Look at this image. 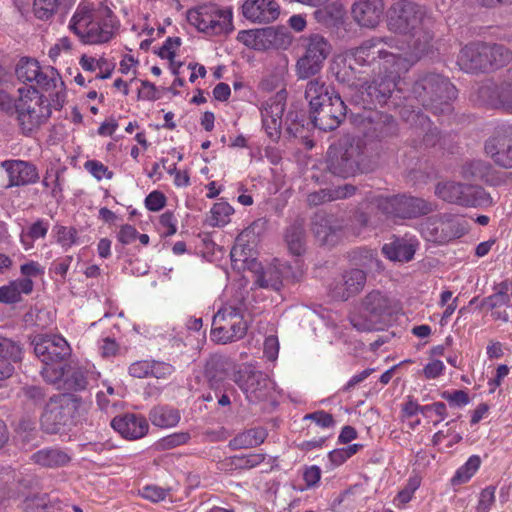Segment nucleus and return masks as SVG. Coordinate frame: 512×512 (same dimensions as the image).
<instances>
[{"label": "nucleus", "instance_id": "nucleus-1", "mask_svg": "<svg viewBox=\"0 0 512 512\" xmlns=\"http://www.w3.org/2000/svg\"><path fill=\"white\" fill-rule=\"evenodd\" d=\"M392 37H372L348 49V68L362 84V97L368 106L385 104L400 77L419 61L417 53L400 54Z\"/></svg>", "mask_w": 512, "mask_h": 512}, {"label": "nucleus", "instance_id": "nucleus-2", "mask_svg": "<svg viewBox=\"0 0 512 512\" xmlns=\"http://www.w3.org/2000/svg\"><path fill=\"white\" fill-rule=\"evenodd\" d=\"M69 30L84 44L109 41L116 28L111 9L90 1H81L70 19Z\"/></svg>", "mask_w": 512, "mask_h": 512}, {"label": "nucleus", "instance_id": "nucleus-3", "mask_svg": "<svg viewBox=\"0 0 512 512\" xmlns=\"http://www.w3.org/2000/svg\"><path fill=\"white\" fill-rule=\"evenodd\" d=\"M327 169L335 176L348 178L372 171L374 163L361 140H347L329 147Z\"/></svg>", "mask_w": 512, "mask_h": 512}, {"label": "nucleus", "instance_id": "nucleus-4", "mask_svg": "<svg viewBox=\"0 0 512 512\" xmlns=\"http://www.w3.org/2000/svg\"><path fill=\"white\" fill-rule=\"evenodd\" d=\"M430 19L425 9L411 1L397 3L392 7L388 18V29L394 33L414 38V46L420 49L429 43L432 35L428 30Z\"/></svg>", "mask_w": 512, "mask_h": 512}, {"label": "nucleus", "instance_id": "nucleus-5", "mask_svg": "<svg viewBox=\"0 0 512 512\" xmlns=\"http://www.w3.org/2000/svg\"><path fill=\"white\" fill-rule=\"evenodd\" d=\"M82 404V399L72 393L51 397L41 415V427L49 434H57L73 422V418Z\"/></svg>", "mask_w": 512, "mask_h": 512}, {"label": "nucleus", "instance_id": "nucleus-6", "mask_svg": "<svg viewBox=\"0 0 512 512\" xmlns=\"http://www.w3.org/2000/svg\"><path fill=\"white\" fill-rule=\"evenodd\" d=\"M301 45L304 53L296 63V73L299 79H308L321 71L332 46L328 39L318 33L303 36Z\"/></svg>", "mask_w": 512, "mask_h": 512}, {"label": "nucleus", "instance_id": "nucleus-7", "mask_svg": "<svg viewBox=\"0 0 512 512\" xmlns=\"http://www.w3.org/2000/svg\"><path fill=\"white\" fill-rule=\"evenodd\" d=\"M247 330L244 311L239 307L225 306L213 317L211 337L217 343L227 344L244 338Z\"/></svg>", "mask_w": 512, "mask_h": 512}, {"label": "nucleus", "instance_id": "nucleus-8", "mask_svg": "<svg viewBox=\"0 0 512 512\" xmlns=\"http://www.w3.org/2000/svg\"><path fill=\"white\" fill-rule=\"evenodd\" d=\"M188 22L208 35L227 34L233 30L231 9H220L215 4H204L187 13Z\"/></svg>", "mask_w": 512, "mask_h": 512}, {"label": "nucleus", "instance_id": "nucleus-9", "mask_svg": "<svg viewBox=\"0 0 512 512\" xmlns=\"http://www.w3.org/2000/svg\"><path fill=\"white\" fill-rule=\"evenodd\" d=\"M377 209L386 219H411L425 215L431 206L422 198L407 195L379 196Z\"/></svg>", "mask_w": 512, "mask_h": 512}, {"label": "nucleus", "instance_id": "nucleus-10", "mask_svg": "<svg viewBox=\"0 0 512 512\" xmlns=\"http://www.w3.org/2000/svg\"><path fill=\"white\" fill-rule=\"evenodd\" d=\"M20 99L16 103L17 118L24 133H30L46 119L42 114L39 92L35 86L19 88Z\"/></svg>", "mask_w": 512, "mask_h": 512}, {"label": "nucleus", "instance_id": "nucleus-11", "mask_svg": "<svg viewBox=\"0 0 512 512\" xmlns=\"http://www.w3.org/2000/svg\"><path fill=\"white\" fill-rule=\"evenodd\" d=\"M364 314L353 316L351 324L358 331L381 330L383 322L382 315L388 309V301L378 291H372L366 295L363 301Z\"/></svg>", "mask_w": 512, "mask_h": 512}, {"label": "nucleus", "instance_id": "nucleus-12", "mask_svg": "<svg viewBox=\"0 0 512 512\" xmlns=\"http://www.w3.org/2000/svg\"><path fill=\"white\" fill-rule=\"evenodd\" d=\"M31 344L38 359L45 365L62 363L71 355V347L60 335L38 334Z\"/></svg>", "mask_w": 512, "mask_h": 512}, {"label": "nucleus", "instance_id": "nucleus-13", "mask_svg": "<svg viewBox=\"0 0 512 512\" xmlns=\"http://www.w3.org/2000/svg\"><path fill=\"white\" fill-rule=\"evenodd\" d=\"M233 381L250 403L265 400L269 394L270 380L268 376L250 366H245L237 371L234 374Z\"/></svg>", "mask_w": 512, "mask_h": 512}, {"label": "nucleus", "instance_id": "nucleus-14", "mask_svg": "<svg viewBox=\"0 0 512 512\" xmlns=\"http://www.w3.org/2000/svg\"><path fill=\"white\" fill-rule=\"evenodd\" d=\"M314 127L322 131L336 129L346 116V105L340 95L332 97L331 101L321 102L319 107L310 109Z\"/></svg>", "mask_w": 512, "mask_h": 512}, {"label": "nucleus", "instance_id": "nucleus-15", "mask_svg": "<svg viewBox=\"0 0 512 512\" xmlns=\"http://www.w3.org/2000/svg\"><path fill=\"white\" fill-rule=\"evenodd\" d=\"M484 148L496 165L512 169V127L497 131L486 140Z\"/></svg>", "mask_w": 512, "mask_h": 512}, {"label": "nucleus", "instance_id": "nucleus-16", "mask_svg": "<svg viewBox=\"0 0 512 512\" xmlns=\"http://www.w3.org/2000/svg\"><path fill=\"white\" fill-rule=\"evenodd\" d=\"M285 102L286 92L281 90L263 105L261 111L263 128L271 139H278L280 137Z\"/></svg>", "mask_w": 512, "mask_h": 512}, {"label": "nucleus", "instance_id": "nucleus-17", "mask_svg": "<svg viewBox=\"0 0 512 512\" xmlns=\"http://www.w3.org/2000/svg\"><path fill=\"white\" fill-rule=\"evenodd\" d=\"M365 136L371 140L383 141L392 138L398 133V124L392 115L375 111L367 117Z\"/></svg>", "mask_w": 512, "mask_h": 512}, {"label": "nucleus", "instance_id": "nucleus-18", "mask_svg": "<svg viewBox=\"0 0 512 512\" xmlns=\"http://www.w3.org/2000/svg\"><path fill=\"white\" fill-rule=\"evenodd\" d=\"M366 283V273L361 269H351L343 273L338 281H335L330 292L334 299L346 301L358 294Z\"/></svg>", "mask_w": 512, "mask_h": 512}, {"label": "nucleus", "instance_id": "nucleus-19", "mask_svg": "<svg viewBox=\"0 0 512 512\" xmlns=\"http://www.w3.org/2000/svg\"><path fill=\"white\" fill-rule=\"evenodd\" d=\"M383 13V0H356L351 7L353 20L364 28H375L380 23Z\"/></svg>", "mask_w": 512, "mask_h": 512}, {"label": "nucleus", "instance_id": "nucleus-20", "mask_svg": "<svg viewBox=\"0 0 512 512\" xmlns=\"http://www.w3.org/2000/svg\"><path fill=\"white\" fill-rule=\"evenodd\" d=\"M242 14L254 23H270L278 18L280 11L275 0H246Z\"/></svg>", "mask_w": 512, "mask_h": 512}, {"label": "nucleus", "instance_id": "nucleus-21", "mask_svg": "<svg viewBox=\"0 0 512 512\" xmlns=\"http://www.w3.org/2000/svg\"><path fill=\"white\" fill-rule=\"evenodd\" d=\"M480 97L491 107L512 113V78L508 75L500 85L482 86Z\"/></svg>", "mask_w": 512, "mask_h": 512}, {"label": "nucleus", "instance_id": "nucleus-22", "mask_svg": "<svg viewBox=\"0 0 512 512\" xmlns=\"http://www.w3.org/2000/svg\"><path fill=\"white\" fill-rule=\"evenodd\" d=\"M9 177L8 187L34 184L39 179L36 166L23 160H7L2 163Z\"/></svg>", "mask_w": 512, "mask_h": 512}, {"label": "nucleus", "instance_id": "nucleus-23", "mask_svg": "<svg viewBox=\"0 0 512 512\" xmlns=\"http://www.w3.org/2000/svg\"><path fill=\"white\" fill-rule=\"evenodd\" d=\"M255 276L254 282L257 286L279 291L283 285V280L293 277V273L291 272V266L274 259L272 264L262 269Z\"/></svg>", "mask_w": 512, "mask_h": 512}, {"label": "nucleus", "instance_id": "nucleus-24", "mask_svg": "<svg viewBox=\"0 0 512 512\" xmlns=\"http://www.w3.org/2000/svg\"><path fill=\"white\" fill-rule=\"evenodd\" d=\"M488 199V194L479 186L460 183L450 186V203L475 207L486 203Z\"/></svg>", "mask_w": 512, "mask_h": 512}, {"label": "nucleus", "instance_id": "nucleus-25", "mask_svg": "<svg viewBox=\"0 0 512 512\" xmlns=\"http://www.w3.org/2000/svg\"><path fill=\"white\" fill-rule=\"evenodd\" d=\"M278 34L272 27L255 30H242L237 35V40L248 48L265 51L275 46Z\"/></svg>", "mask_w": 512, "mask_h": 512}, {"label": "nucleus", "instance_id": "nucleus-26", "mask_svg": "<svg viewBox=\"0 0 512 512\" xmlns=\"http://www.w3.org/2000/svg\"><path fill=\"white\" fill-rule=\"evenodd\" d=\"M111 426L123 437L129 439L141 438L148 431L146 419L143 416L130 413L114 417Z\"/></svg>", "mask_w": 512, "mask_h": 512}, {"label": "nucleus", "instance_id": "nucleus-27", "mask_svg": "<svg viewBox=\"0 0 512 512\" xmlns=\"http://www.w3.org/2000/svg\"><path fill=\"white\" fill-rule=\"evenodd\" d=\"M64 503L48 493H30L26 495L19 507L23 512H60Z\"/></svg>", "mask_w": 512, "mask_h": 512}, {"label": "nucleus", "instance_id": "nucleus-28", "mask_svg": "<svg viewBox=\"0 0 512 512\" xmlns=\"http://www.w3.org/2000/svg\"><path fill=\"white\" fill-rule=\"evenodd\" d=\"M0 383L10 378L14 373L12 362L22 360L23 349L21 345L9 338L0 337Z\"/></svg>", "mask_w": 512, "mask_h": 512}, {"label": "nucleus", "instance_id": "nucleus-29", "mask_svg": "<svg viewBox=\"0 0 512 512\" xmlns=\"http://www.w3.org/2000/svg\"><path fill=\"white\" fill-rule=\"evenodd\" d=\"M71 459L68 451L59 447L42 448L31 455V460L35 464L50 469L64 467L70 463Z\"/></svg>", "mask_w": 512, "mask_h": 512}, {"label": "nucleus", "instance_id": "nucleus-30", "mask_svg": "<svg viewBox=\"0 0 512 512\" xmlns=\"http://www.w3.org/2000/svg\"><path fill=\"white\" fill-rule=\"evenodd\" d=\"M284 240L289 252L294 256H301L306 251L305 219L296 217L286 228Z\"/></svg>", "mask_w": 512, "mask_h": 512}, {"label": "nucleus", "instance_id": "nucleus-31", "mask_svg": "<svg viewBox=\"0 0 512 512\" xmlns=\"http://www.w3.org/2000/svg\"><path fill=\"white\" fill-rule=\"evenodd\" d=\"M34 83L37 87L45 92L55 93L58 104L64 102L65 94L63 93L64 82L61 79L58 71L52 67L47 66L40 69L39 76L35 79Z\"/></svg>", "mask_w": 512, "mask_h": 512}, {"label": "nucleus", "instance_id": "nucleus-32", "mask_svg": "<svg viewBox=\"0 0 512 512\" xmlns=\"http://www.w3.org/2000/svg\"><path fill=\"white\" fill-rule=\"evenodd\" d=\"M357 187L352 184H344L330 189H321L307 196L309 206H318L326 202L346 199L356 193Z\"/></svg>", "mask_w": 512, "mask_h": 512}, {"label": "nucleus", "instance_id": "nucleus-33", "mask_svg": "<svg viewBox=\"0 0 512 512\" xmlns=\"http://www.w3.org/2000/svg\"><path fill=\"white\" fill-rule=\"evenodd\" d=\"M339 95L334 88L327 85L321 78H314L307 82L305 99L309 102L310 109L319 107L321 102L331 101L332 97Z\"/></svg>", "mask_w": 512, "mask_h": 512}, {"label": "nucleus", "instance_id": "nucleus-34", "mask_svg": "<svg viewBox=\"0 0 512 512\" xmlns=\"http://www.w3.org/2000/svg\"><path fill=\"white\" fill-rule=\"evenodd\" d=\"M421 233L427 241L445 244L448 242V221L443 216H430L422 224Z\"/></svg>", "mask_w": 512, "mask_h": 512}, {"label": "nucleus", "instance_id": "nucleus-35", "mask_svg": "<svg viewBox=\"0 0 512 512\" xmlns=\"http://www.w3.org/2000/svg\"><path fill=\"white\" fill-rule=\"evenodd\" d=\"M229 360L225 356L214 354L205 364L204 377L207 384L228 383Z\"/></svg>", "mask_w": 512, "mask_h": 512}, {"label": "nucleus", "instance_id": "nucleus-36", "mask_svg": "<svg viewBox=\"0 0 512 512\" xmlns=\"http://www.w3.org/2000/svg\"><path fill=\"white\" fill-rule=\"evenodd\" d=\"M267 431L262 427L251 428L237 434L229 441V447L233 450L248 449L259 446L267 438Z\"/></svg>", "mask_w": 512, "mask_h": 512}, {"label": "nucleus", "instance_id": "nucleus-37", "mask_svg": "<svg viewBox=\"0 0 512 512\" xmlns=\"http://www.w3.org/2000/svg\"><path fill=\"white\" fill-rule=\"evenodd\" d=\"M284 123L287 132L294 137L302 136L305 129L315 128L311 113L307 116L303 110H289Z\"/></svg>", "mask_w": 512, "mask_h": 512}, {"label": "nucleus", "instance_id": "nucleus-38", "mask_svg": "<svg viewBox=\"0 0 512 512\" xmlns=\"http://www.w3.org/2000/svg\"><path fill=\"white\" fill-rule=\"evenodd\" d=\"M151 423L160 428L173 427L180 421V413L169 406H156L149 412Z\"/></svg>", "mask_w": 512, "mask_h": 512}, {"label": "nucleus", "instance_id": "nucleus-39", "mask_svg": "<svg viewBox=\"0 0 512 512\" xmlns=\"http://www.w3.org/2000/svg\"><path fill=\"white\" fill-rule=\"evenodd\" d=\"M382 252L390 260L407 262L413 258L415 250L411 244L396 239L391 243L384 244Z\"/></svg>", "mask_w": 512, "mask_h": 512}, {"label": "nucleus", "instance_id": "nucleus-40", "mask_svg": "<svg viewBox=\"0 0 512 512\" xmlns=\"http://www.w3.org/2000/svg\"><path fill=\"white\" fill-rule=\"evenodd\" d=\"M75 0H33L34 15L40 20H48L60 7H68Z\"/></svg>", "mask_w": 512, "mask_h": 512}, {"label": "nucleus", "instance_id": "nucleus-41", "mask_svg": "<svg viewBox=\"0 0 512 512\" xmlns=\"http://www.w3.org/2000/svg\"><path fill=\"white\" fill-rule=\"evenodd\" d=\"M88 383V370L83 367H73L65 373L63 388L80 392L87 389Z\"/></svg>", "mask_w": 512, "mask_h": 512}, {"label": "nucleus", "instance_id": "nucleus-42", "mask_svg": "<svg viewBox=\"0 0 512 512\" xmlns=\"http://www.w3.org/2000/svg\"><path fill=\"white\" fill-rule=\"evenodd\" d=\"M481 465V459L478 455H472L468 460L460 466L453 477L450 479V483L453 486L465 484L476 474Z\"/></svg>", "mask_w": 512, "mask_h": 512}, {"label": "nucleus", "instance_id": "nucleus-43", "mask_svg": "<svg viewBox=\"0 0 512 512\" xmlns=\"http://www.w3.org/2000/svg\"><path fill=\"white\" fill-rule=\"evenodd\" d=\"M312 231L316 238L323 244H330L334 241L337 228L332 225L329 217L324 215H316L312 222Z\"/></svg>", "mask_w": 512, "mask_h": 512}, {"label": "nucleus", "instance_id": "nucleus-44", "mask_svg": "<svg viewBox=\"0 0 512 512\" xmlns=\"http://www.w3.org/2000/svg\"><path fill=\"white\" fill-rule=\"evenodd\" d=\"M40 65L37 60L23 57L16 65L15 74L17 79L24 83H34L39 76Z\"/></svg>", "mask_w": 512, "mask_h": 512}, {"label": "nucleus", "instance_id": "nucleus-45", "mask_svg": "<svg viewBox=\"0 0 512 512\" xmlns=\"http://www.w3.org/2000/svg\"><path fill=\"white\" fill-rule=\"evenodd\" d=\"M492 171V166L490 163L483 160H473L465 165H463L461 174L465 178H480L487 179L490 172Z\"/></svg>", "mask_w": 512, "mask_h": 512}, {"label": "nucleus", "instance_id": "nucleus-46", "mask_svg": "<svg viewBox=\"0 0 512 512\" xmlns=\"http://www.w3.org/2000/svg\"><path fill=\"white\" fill-rule=\"evenodd\" d=\"M48 229V222L43 219H38L29 227L27 232L21 234V241L24 245L31 247L35 240L46 236Z\"/></svg>", "mask_w": 512, "mask_h": 512}, {"label": "nucleus", "instance_id": "nucleus-47", "mask_svg": "<svg viewBox=\"0 0 512 512\" xmlns=\"http://www.w3.org/2000/svg\"><path fill=\"white\" fill-rule=\"evenodd\" d=\"M234 212L233 207L227 202L215 203L211 209L213 226H223L229 222L230 215Z\"/></svg>", "mask_w": 512, "mask_h": 512}, {"label": "nucleus", "instance_id": "nucleus-48", "mask_svg": "<svg viewBox=\"0 0 512 512\" xmlns=\"http://www.w3.org/2000/svg\"><path fill=\"white\" fill-rule=\"evenodd\" d=\"M511 59L510 51L502 45H489V61L491 62L490 69H496L504 66Z\"/></svg>", "mask_w": 512, "mask_h": 512}, {"label": "nucleus", "instance_id": "nucleus-49", "mask_svg": "<svg viewBox=\"0 0 512 512\" xmlns=\"http://www.w3.org/2000/svg\"><path fill=\"white\" fill-rule=\"evenodd\" d=\"M189 440L190 434L188 432H177L161 438L157 442V446L162 450H169L186 444Z\"/></svg>", "mask_w": 512, "mask_h": 512}, {"label": "nucleus", "instance_id": "nucleus-50", "mask_svg": "<svg viewBox=\"0 0 512 512\" xmlns=\"http://www.w3.org/2000/svg\"><path fill=\"white\" fill-rule=\"evenodd\" d=\"M478 54L477 60H469L470 69L478 71H486L491 68V62L489 61V44L476 43Z\"/></svg>", "mask_w": 512, "mask_h": 512}, {"label": "nucleus", "instance_id": "nucleus-51", "mask_svg": "<svg viewBox=\"0 0 512 512\" xmlns=\"http://www.w3.org/2000/svg\"><path fill=\"white\" fill-rule=\"evenodd\" d=\"M54 364L45 365L40 371L42 378L50 384L59 385L65 377V369L62 366L55 367Z\"/></svg>", "mask_w": 512, "mask_h": 512}, {"label": "nucleus", "instance_id": "nucleus-52", "mask_svg": "<svg viewBox=\"0 0 512 512\" xmlns=\"http://www.w3.org/2000/svg\"><path fill=\"white\" fill-rule=\"evenodd\" d=\"M56 240L63 247H71L76 242L77 231L73 227L55 225Z\"/></svg>", "mask_w": 512, "mask_h": 512}, {"label": "nucleus", "instance_id": "nucleus-53", "mask_svg": "<svg viewBox=\"0 0 512 512\" xmlns=\"http://www.w3.org/2000/svg\"><path fill=\"white\" fill-rule=\"evenodd\" d=\"M477 44L472 43L469 45H466L460 52V55L458 57V64L461 67V69L467 71V72H476L477 70L470 69V61L469 60H477L478 54Z\"/></svg>", "mask_w": 512, "mask_h": 512}, {"label": "nucleus", "instance_id": "nucleus-54", "mask_svg": "<svg viewBox=\"0 0 512 512\" xmlns=\"http://www.w3.org/2000/svg\"><path fill=\"white\" fill-rule=\"evenodd\" d=\"M85 169L91 173L97 180H101L103 177L111 179L113 172L108 169L103 163L96 160H88L84 164Z\"/></svg>", "mask_w": 512, "mask_h": 512}, {"label": "nucleus", "instance_id": "nucleus-55", "mask_svg": "<svg viewBox=\"0 0 512 512\" xmlns=\"http://www.w3.org/2000/svg\"><path fill=\"white\" fill-rule=\"evenodd\" d=\"M150 376L157 379H166L174 372V367L166 362L150 361Z\"/></svg>", "mask_w": 512, "mask_h": 512}, {"label": "nucleus", "instance_id": "nucleus-56", "mask_svg": "<svg viewBox=\"0 0 512 512\" xmlns=\"http://www.w3.org/2000/svg\"><path fill=\"white\" fill-rule=\"evenodd\" d=\"M180 45L181 39L179 37H168L157 54L162 59H168L172 62L176 54L175 48H178Z\"/></svg>", "mask_w": 512, "mask_h": 512}, {"label": "nucleus", "instance_id": "nucleus-57", "mask_svg": "<svg viewBox=\"0 0 512 512\" xmlns=\"http://www.w3.org/2000/svg\"><path fill=\"white\" fill-rule=\"evenodd\" d=\"M495 501V488L486 487L479 495L477 512H489Z\"/></svg>", "mask_w": 512, "mask_h": 512}, {"label": "nucleus", "instance_id": "nucleus-58", "mask_svg": "<svg viewBox=\"0 0 512 512\" xmlns=\"http://www.w3.org/2000/svg\"><path fill=\"white\" fill-rule=\"evenodd\" d=\"M22 396L32 404H41L45 399V391L38 386H25L21 389Z\"/></svg>", "mask_w": 512, "mask_h": 512}, {"label": "nucleus", "instance_id": "nucleus-59", "mask_svg": "<svg viewBox=\"0 0 512 512\" xmlns=\"http://www.w3.org/2000/svg\"><path fill=\"white\" fill-rule=\"evenodd\" d=\"M166 196L160 191H153L145 199V206L150 211H159L166 205Z\"/></svg>", "mask_w": 512, "mask_h": 512}, {"label": "nucleus", "instance_id": "nucleus-60", "mask_svg": "<svg viewBox=\"0 0 512 512\" xmlns=\"http://www.w3.org/2000/svg\"><path fill=\"white\" fill-rule=\"evenodd\" d=\"M169 490L158 487V486H145L140 494L143 498L150 500L152 502H159L164 500L168 494Z\"/></svg>", "mask_w": 512, "mask_h": 512}, {"label": "nucleus", "instance_id": "nucleus-61", "mask_svg": "<svg viewBox=\"0 0 512 512\" xmlns=\"http://www.w3.org/2000/svg\"><path fill=\"white\" fill-rule=\"evenodd\" d=\"M265 459V455L261 453H253L243 457H235L238 461L236 464L241 469H251L261 464Z\"/></svg>", "mask_w": 512, "mask_h": 512}, {"label": "nucleus", "instance_id": "nucleus-62", "mask_svg": "<svg viewBox=\"0 0 512 512\" xmlns=\"http://www.w3.org/2000/svg\"><path fill=\"white\" fill-rule=\"evenodd\" d=\"M150 361H136L129 366V375L134 378H146L150 376Z\"/></svg>", "mask_w": 512, "mask_h": 512}, {"label": "nucleus", "instance_id": "nucleus-63", "mask_svg": "<svg viewBox=\"0 0 512 512\" xmlns=\"http://www.w3.org/2000/svg\"><path fill=\"white\" fill-rule=\"evenodd\" d=\"M20 300L17 288L13 282L8 285L0 287V302L2 303H16Z\"/></svg>", "mask_w": 512, "mask_h": 512}, {"label": "nucleus", "instance_id": "nucleus-64", "mask_svg": "<svg viewBox=\"0 0 512 512\" xmlns=\"http://www.w3.org/2000/svg\"><path fill=\"white\" fill-rule=\"evenodd\" d=\"M138 236V231L132 225H122L118 234L117 239L123 245L132 243Z\"/></svg>", "mask_w": 512, "mask_h": 512}]
</instances>
